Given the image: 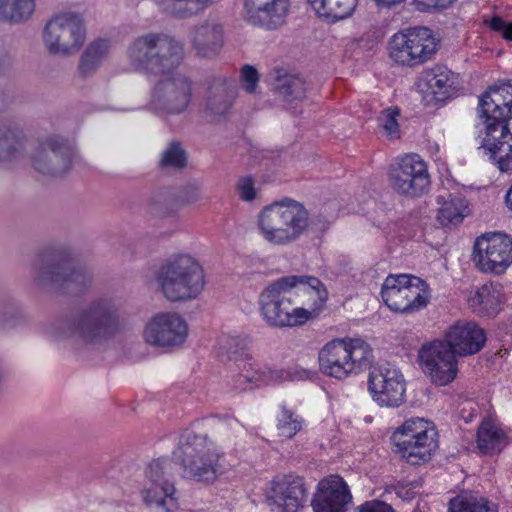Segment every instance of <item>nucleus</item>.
Returning a JSON list of instances; mask_svg holds the SVG:
<instances>
[{"label":"nucleus","instance_id":"nucleus-33","mask_svg":"<svg viewBox=\"0 0 512 512\" xmlns=\"http://www.w3.org/2000/svg\"><path fill=\"white\" fill-rule=\"evenodd\" d=\"M394 433L404 434V439L401 441L403 445L409 444L408 441L413 437L422 440L423 443L420 447L425 450L429 447V444L431 445L432 437L437 436V432L432 423L423 418H411L406 420Z\"/></svg>","mask_w":512,"mask_h":512},{"label":"nucleus","instance_id":"nucleus-7","mask_svg":"<svg viewBox=\"0 0 512 512\" xmlns=\"http://www.w3.org/2000/svg\"><path fill=\"white\" fill-rule=\"evenodd\" d=\"M372 357V349L363 339H334L320 350L319 366L324 374L344 379L369 368Z\"/></svg>","mask_w":512,"mask_h":512},{"label":"nucleus","instance_id":"nucleus-26","mask_svg":"<svg viewBox=\"0 0 512 512\" xmlns=\"http://www.w3.org/2000/svg\"><path fill=\"white\" fill-rule=\"evenodd\" d=\"M284 380V369L256 367L251 363H244L243 367H240V371L233 377V389L236 391L252 390Z\"/></svg>","mask_w":512,"mask_h":512},{"label":"nucleus","instance_id":"nucleus-44","mask_svg":"<svg viewBox=\"0 0 512 512\" xmlns=\"http://www.w3.org/2000/svg\"><path fill=\"white\" fill-rule=\"evenodd\" d=\"M247 342L240 336H228L220 343L219 351L222 356L229 360L238 361L239 357L245 355Z\"/></svg>","mask_w":512,"mask_h":512},{"label":"nucleus","instance_id":"nucleus-16","mask_svg":"<svg viewBox=\"0 0 512 512\" xmlns=\"http://www.w3.org/2000/svg\"><path fill=\"white\" fill-rule=\"evenodd\" d=\"M143 337L152 346L178 347L188 337V325L176 312H161L147 322Z\"/></svg>","mask_w":512,"mask_h":512},{"label":"nucleus","instance_id":"nucleus-10","mask_svg":"<svg viewBox=\"0 0 512 512\" xmlns=\"http://www.w3.org/2000/svg\"><path fill=\"white\" fill-rule=\"evenodd\" d=\"M86 28L81 14L60 13L45 25L43 40L51 54L68 56L79 50L85 41Z\"/></svg>","mask_w":512,"mask_h":512},{"label":"nucleus","instance_id":"nucleus-14","mask_svg":"<svg viewBox=\"0 0 512 512\" xmlns=\"http://www.w3.org/2000/svg\"><path fill=\"white\" fill-rule=\"evenodd\" d=\"M472 256L480 271L502 274L512 264V237L501 232L482 235L475 241Z\"/></svg>","mask_w":512,"mask_h":512},{"label":"nucleus","instance_id":"nucleus-57","mask_svg":"<svg viewBox=\"0 0 512 512\" xmlns=\"http://www.w3.org/2000/svg\"><path fill=\"white\" fill-rule=\"evenodd\" d=\"M329 224L325 221V222H321V226L319 228V231L323 232L325 231L327 228H328Z\"/></svg>","mask_w":512,"mask_h":512},{"label":"nucleus","instance_id":"nucleus-25","mask_svg":"<svg viewBox=\"0 0 512 512\" xmlns=\"http://www.w3.org/2000/svg\"><path fill=\"white\" fill-rule=\"evenodd\" d=\"M26 151V135L20 122L12 116L0 117V162L20 160Z\"/></svg>","mask_w":512,"mask_h":512},{"label":"nucleus","instance_id":"nucleus-2","mask_svg":"<svg viewBox=\"0 0 512 512\" xmlns=\"http://www.w3.org/2000/svg\"><path fill=\"white\" fill-rule=\"evenodd\" d=\"M119 330L120 302L114 296L103 295L76 314L53 321L46 328V334L57 341L97 345L113 338Z\"/></svg>","mask_w":512,"mask_h":512},{"label":"nucleus","instance_id":"nucleus-9","mask_svg":"<svg viewBox=\"0 0 512 512\" xmlns=\"http://www.w3.org/2000/svg\"><path fill=\"white\" fill-rule=\"evenodd\" d=\"M381 296L390 310L412 313L426 307L430 293L428 285L421 278L401 274L385 279Z\"/></svg>","mask_w":512,"mask_h":512},{"label":"nucleus","instance_id":"nucleus-40","mask_svg":"<svg viewBox=\"0 0 512 512\" xmlns=\"http://www.w3.org/2000/svg\"><path fill=\"white\" fill-rule=\"evenodd\" d=\"M308 228L307 209L300 202L290 199V240L300 237Z\"/></svg>","mask_w":512,"mask_h":512},{"label":"nucleus","instance_id":"nucleus-36","mask_svg":"<svg viewBox=\"0 0 512 512\" xmlns=\"http://www.w3.org/2000/svg\"><path fill=\"white\" fill-rule=\"evenodd\" d=\"M160 9L170 15L187 16L206 8L212 0H154Z\"/></svg>","mask_w":512,"mask_h":512},{"label":"nucleus","instance_id":"nucleus-43","mask_svg":"<svg viewBox=\"0 0 512 512\" xmlns=\"http://www.w3.org/2000/svg\"><path fill=\"white\" fill-rule=\"evenodd\" d=\"M309 489L302 477L290 480V512L303 508L308 500Z\"/></svg>","mask_w":512,"mask_h":512},{"label":"nucleus","instance_id":"nucleus-12","mask_svg":"<svg viewBox=\"0 0 512 512\" xmlns=\"http://www.w3.org/2000/svg\"><path fill=\"white\" fill-rule=\"evenodd\" d=\"M174 483L168 477L166 462L152 460L145 468L140 495L143 503L156 512H177L179 503L175 497Z\"/></svg>","mask_w":512,"mask_h":512},{"label":"nucleus","instance_id":"nucleus-24","mask_svg":"<svg viewBox=\"0 0 512 512\" xmlns=\"http://www.w3.org/2000/svg\"><path fill=\"white\" fill-rule=\"evenodd\" d=\"M223 24L216 18H207L191 32V45L195 54L202 58L218 55L224 45Z\"/></svg>","mask_w":512,"mask_h":512},{"label":"nucleus","instance_id":"nucleus-41","mask_svg":"<svg viewBox=\"0 0 512 512\" xmlns=\"http://www.w3.org/2000/svg\"><path fill=\"white\" fill-rule=\"evenodd\" d=\"M288 498L287 477H277L267 492V502L270 506L275 505L279 512H287L286 500Z\"/></svg>","mask_w":512,"mask_h":512},{"label":"nucleus","instance_id":"nucleus-54","mask_svg":"<svg viewBox=\"0 0 512 512\" xmlns=\"http://www.w3.org/2000/svg\"><path fill=\"white\" fill-rule=\"evenodd\" d=\"M421 10H429L433 8L446 9L455 0H414Z\"/></svg>","mask_w":512,"mask_h":512},{"label":"nucleus","instance_id":"nucleus-32","mask_svg":"<svg viewBox=\"0 0 512 512\" xmlns=\"http://www.w3.org/2000/svg\"><path fill=\"white\" fill-rule=\"evenodd\" d=\"M319 17L332 22L344 19L353 12L357 0H308Z\"/></svg>","mask_w":512,"mask_h":512},{"label":"nucleus","instance_id":"nucleus-30","mask_svg":"<svg viewBox=\"0 0 512 512\" xmlns=\"http://www.w3.org/2000/svg\"><path fill=\"white\" fill-rule=\"evenodd\" d=\"M425 80L436 100H444L456 88L454 73L444 66H436L427 71Z\"/></svg>","mask_w":512,"mask_h":512},{"label":"nucleus","instance_id":"nucleus-34","mask_svg":"<svg viewBox=\"0 0 512 512\" xmlns=\"http://www.w3.org/2000/svg\"><path fill=\"white\" fill-rule=\"evenodd\" d=\"M505 445L504 432L490 421H483L477 432V446L483 454L498 453Z\"/></svg>","mask_w":512,"mask_h":512},{"label":"nucleus","instance_id":"nucleus-19","mask_svg":"<svg viewBox=\"0 0 512 512\" xmlns=\"http://www.w3.org/2000/svg\"><path fill=\"white\" fill-rule=\"evenodd\" d=\"M260 313L270 327L288 326V277L267 286L259 297Z\"/></svg>","mask_w":512,"mask_h":512},{"label":"nucleus","instance_id":"nucleus-38","mask_svg":"<svg viewBox=\"0 0 512 512\" xmlns=\"http://www.w3.org/2000/svg\"><path fill=\"white\" fill-rule=\"evenodd\" d=\"M187 165V153L179 142H171L161 153L159 166L162 169H184Z\"/></svg>","mask_w":512,"mask_h":512},{"label":"nucleus","instance_id":"nucleus-27","mask_svg":"<svg viewBox=\"0 0 512 512\" xmlns=\"http://www.w3.org/2000/svg\"><path fill=\"white\" fill-rule=\"evenodd\" d=\"M502 300V287L499 284L487 283L470 296L469 305L477 314L490 317L499 312Z\"/></svg>","mask_w":512,"mask_h":512},{"label":"nucleus","instance_id":"nucleus-48","mask_svg":"<svg viewBox=\"0 0 512 512\" xmlns=\"http://www.w3.org/2000/svg\"><path fill=\"white\" fill-rule=\"evenodd\" d=\"M399 110L397 108H389L383 112L380 119L381 126L385 131L387 138L394 140L400 137L399 124L397 117L399 116Z\"/></svg>","mask_w":512,"mask_h":512},{"label":"nucleus","instance_id":"nucleus-28","mask_svg":"<svg viewBox=\"0 0 512 512\" xmlns=\"http://www.w3.org/2000/svg\"><path fill=\"white\" fill-rule=\"evenodd\" d=\"M403 433H393L391 436V440L396 447V451L404 458L408 463L412 465H419L422 462L428 461L432 454L438 448V443L436 437H432V443L429 444V447L422 449L423 441L419 440L416 437L411 438L408 442L409 444H402L403 441Z\"/></svg>","mask_w":512,"mask_h":512},{"label":"nucleus","instance_id":"nucleus-3","mask_svg":"<svg viewBox=\"0 0 512 512\" xmlns=\"http://www.w3.org/2000/svg\"><path fill=\"white\" fill-rule=\"evenodd\" d=\"M478 109L485 125L481 148L500 171H512V80L490 87Z\"/></svg>","mask_w":512,"mask_h":512},{"label":"nucleus","instance_id":"nucleus-42","mask_svg":"<svg viewBox=\"0 0 512 512\" xmlns=\"http://www.w3.org/2000/svg\"><path fill=\"white\" fill-rule=\"evenodd\" d=\"M308 88L309 86L303 76L298 73H290V114L292 110L295 114L301 113L298 106L306 98Z\"/></svg>","mask_w":512,"mask_h":512},{"label":"nucleus","instance_id":"nucleus-56","mask_svg":"<svg viewBox=\"0 0 512 512\" xmlns=\"http://www.w3.org/2000/svg\"><path fill=\"white\" fill-rule=\"evenodd\" d=\"M310 377V372L306 369H295L290 371V380H303Z\"/></svg>","mask_w":512,"mask_h":512},{"label":"nucleus","instance_id":"nucleus-46","mask_svg":"<svg viewBox=\"0 0 512 512\" xmlns=\"http://www.w3.org/2000/svg\"><path fill=\"white\" fill-rule=\"evenodd\" d=\"M24 319L20 305L14 300L0 303V322L6 327H12Z\"/></svg>","mask_w":512,"mask_h":512},{"label":"nucleus","instance_id":"nucleus-18","mask_svg":"<svg viewBox=\"0 0 512 512\" xmlns=\"http://www.w3.org/2000/svg\"><path fill=\"white\" fill-rule=\"evenodd\" d=\"M352 500L345 480L339 475H329L319 481L311 507L313 512H348Z\"/></svg>","mask_w":512,"mask_h":512},{"label":"nucleus","instance_id":"nucleus-21","mask_svg":"<svg viewBox=\"0 0 512 512\" xmlns=\"http://www.w3.org/2000/svg\"><path fill=\"white\" fill-rule=\"evenodd\" d=\"M288 0H244V18L252 25L275 29L285 23Z\"/></svg>","mask_w":512,"mask_h":512},{"label":"nucleus","instance_id":"nucleus-1","mask_svg":"<svg viewBox=\"0 0 512 512\" xmlns=\"http://www.w3.org/2000/svg\"><path fill=\"white\" fill-rule=\"evenodd\" d=\"M127 55L136 70L165 75L152 89V110L163 115L186 111L191 101L192 81L184 73H171L183 60L184 49L179 41L163 33H147L134 39Z\"/></svg>","mask_w":512,"mask_h":512},{"label":"nucleus","instance_id":"nucleus-22","mask_svg":"<svg viewBox=\"0 0 512 512\" xmlns=\"http://www.w3.org/2000/svg\"><path fill=\"white\" fill-rule=\"evenodd\" d=\"M258 225L268 242L285 244L288 241V199L264 207L258 216Z\"/></svg>","mask_w":512,"mask_h":512},{"label":"nucleus","instance_id":"nucleus-23","mask_svg":"<svg viewBox=\"0 0 512 512\" xmlns=\"http://www.w3.org/2000/svg\"><path fill=\"white\" fill-rule=\"evenodd\" d=\"M444 341L458 356H468L483 348L486 333L474 322L458 321L446 332Z\"/></svg>","mask_w":512,"mask_h":512},{"label":"nucleus","instance_id":"nucleus-52","mask_svg":"<svg viewBox=\"0 0 512 512\" xmlns=\"http://www.w3.org/2000/svg\"><path fill=\"white\" fill-rule=\"evenodd\" d=\"M356 512H394L391 506L388 504L373 500V501H367L360 505Z\"/></svg>","mask_w":512,"mask_h":512},{"label":"nucleus","instance_id":"nucleus-55","mask_svg":"<svg viewBox=\"0 0 512 512\" xmlns=\"http://www.w3.org/2000/svg\"><path fill=\"white\" fill-rule=\"evenodd\" d=\"M303 428V419L300 417L293 418L292 415H290V437L292 434H296L297 432H300Z\"/></svg>","mask_w":512,"mask_h":512},{"label":"nucleus","instance_id":"nucleus-45","mask_svg":"<svg viewBox=\"0 0 512 512\" xmlns=\"http://www.w3.org/2000/svg\"><path fill=\"white\" fill-rule=\"evenodd\" d=\"M323 288L321 281L313 276H290V290L295 293L303 292L308 295L320 296V290Z\"/></svg>","mask_w":512,"mask_h":512},{"label":"nucleus","instance_id":"nucleus-50","mask_svg":"<svg viewBox=\"0 0 512 512\" xmlns=\"http://www.w3.org/2000/svg\"><path fill=\"white\" fill-rule=\"evenodd\" d=\"M237 191L242 201H252L256 198L254 180L250 176L241 177L237 182Z\"/></svg>","mask_w":512,"mask_h":512},{"label":"nucleus","instance_id":"nucleus-49","mask_svg":"<svg viewBox=\"0 0 512 512\" xmlns=\"http://www.w3.org/2000/svg\"><path fill=\"white\" fill-rule=\"evenodd\" d=\"M484 23L493 31L500 33L506 40L512 41V22H506L499 16L485 19Z\"/></svg>","mask_w":512,"mask_h":512},{"label":"nucleus","instance_id":"nucleus-5","mask_svg":"<svg viewBox=\"0 0 512 512\" xmlns=\"http://www.w3.org/2000/svg\"><path fill=\"white\" fill-rule=\"evenodd\" d=\"M30 276L40 289H65L77 293L88 291L94 281L90 268L74 266L69 253L54 252L38 256L31 264Z\"/></svg>","mask_w":512,"mask_h":512},{"label":"nucleus","instance_id":"nucleus-6","mask_svg":"<svg viewBox=\"0 0 512 512\" xmlns=\"http://www.w3.org/2000/svg\"><path fill=\"white\" fill-rule=\"evenodd\" d=\"M185 477L198 482H213L221 474L222 453L207 435L184 431L175 451Z\"/></svg>","mask_w":512,"mask_h":512},{"label":"nucleus","instance_id":"nucleus-53","mask_svg":"<svg viewBox=\"0 0 512 512\" xmlns=\"http://www.w3.org/2000/svg\"><path fill=\"white\" fill-rule=\"evenodd\" d=\"M183 196L188 203H194L202 198V188L197 183H190L184 187Z\"/></svg>","mask_w":512,"mask_h":512},{"label":"nucleus","instance_id":"nucleus-29","mask_svg":"<svg viewBox=\"0 0 512 512\" xmlns=\"http://www.w3.org/2000/svg\"><path fill=\"white\" fill-rule=\"evenodd\" d=\"M109 50L110 44L108 40L97 39L91 42L82 52L79 59L78 72L80 76L83 78L92 76L107 58Z\"/></svg>","mask_w":512,"mask_h":512},{"label":"nucleus","instance_id":"nucleus-15","mask_svg":"<svg viewBox=\"0 0 512 512\" xmlns=\"http://www.w3.org/2000/svg\"><path fill=\"white\" fill-rule=\"evenodd\" d=\"M457 354L444 340L425 344L419 350V360L423 371L438 386L451 383L457 376Z\"/></svg>","mask_w":512,"mask_h":512},{"label":"nucleus","instance_id":"nucleus-17","mask_svg":"<svg viewBox=\"0 0 512 512\" xmlns=\"http://www.w3.org/2000/svg\"><path fill=\"white\" fill-rule=\"evenodd\" d=\"M369 391L380 406L398 407L405 397L402 374L390 364L374 368L369 374Z\"/></svg>","mask_w":512,"mask_h":512},{"label":"nucleus","instance_id":"nucleus-35","mask_svg":"<svg viewBox=\"0 0 512 512\" xmlns=\"http://www.w3.org/2000/svg\"><path fill=\"white\" fill-rule=\"evenodd\" d=\"M34 10L35 0H0V20L4 22H24Z\"/></svg>","mask_w":512,"mask_h":512},{"label":"nucleus","instance_id":"nucleus-31","mask_svg":"<svg viewBox=\"0 0 512 512\" xmlns=\"http://www.w3.org/2000/svg\"><path fill=\"white\" fill-rule=\"evenodd\" d=\"M437 219L443 226L457 225L468 215V205L462 197L449 195L437 197Z\"/></svg>","mask_w":512,"mask_h":512},{"label":"nucleus","instance_id":"nucleus-47","mask_svg":"<svg viewBox=\"0 0 512 512\" xmlns=\"http://www.w3.org/2000/svg\"><path fill=\"white\" fill-rule=\"evenodd\" d=\"M239 81L246 93L256 94L259 88L260 73L254 66L245 64L240 69Z\"/></svg>","mask_w":512,"mask_h":512},{"label":"nucleus","instance_id":"nucleus-11","mask_svg":"<svg viewBox=\"0 0 512 512\" xmlns=\"http://www.w3.org/2000/svg\"><path fill=\"white\" fill-rule=\"evenodd\" d=\"M437 50L432 31L413 27L398 32L389 41L391 59L402 66H415L427 61Z\"/></svg>","mask_w":512,"mask_h":512},{"label":"nucleus","instance_id":"nucleus-4","mask_svg":"<svg viewBox=\"0 0 512 512\" xmlns=\"http://www.w3.org/2000/svg\"><path fill=\"white\" fill-rule=\"evenodd\" d=\"M155 280L170 302L195 300L206 286L202 265L189 254H175L166 259L157 269Z\"/></svg>","mask_w":512,"mask_h":512},{"label":"nucleus","instance_id":"nucleus-39","mask_svg":"<svg viewBox=\"0 0 512 512\" xmlns=\"http://www.w3.org/2000/svg\"><path fill=\"white\" fill-rule=\"evenodd\" d=\"M265 82L272 91L285 97L288 94V64L275 62L266 74Z\"/></svg>","mask_w":512,"mask_h":512},{"label":"nucleus","instance_id":"nucleus-8","mask_svg":"<svg viewBox=\"0 0 512 512\" xmlns=\"http://www.w3.org/2000/svg\"><path fill=\"white\" fill-rule=\"evenodd\" d=\"M76 157V147L68 138L59 134L39 137L31 151L33 169L45 176L61 177L68 173Z\"/></svg>","mask_w":512,"mask_h":512},{"label":"nucleus","instance_id":"nucleus-13","mask_svg":"<svg viewBox=\"0 0 512 512\" xmlns=\"http://www.w3.org/2000/svg\"><path fill=\"white\" fill-rule=\"evenodd\" d=\"M389 183L398 194L419 197L430 185L426 162L418 154H405L395 159L389 168Z\"/></svg>","mask_w":512,"mask_h":512},{"label":"nucleus","instance_id":"nucleus-37","mask_svg":"<svg viewBox=\"0 0 512 512\" xmlns=\"http://www.w3.org/2000/svg\"><path fill=\"white\" fill-rule=\"evenodd\" d=\"M448 512H497V509L482 497L457 496L450 500Z\"/></svg>","mask_w":512,"mask_h":512},{"label":"nucleus","instance_id":"nucleus-20","mask_svg":"<svg viewBox=\"0 0 512 512\" xmlns=\"http://www.w3.org/2000/svg\"><path fill=\"white\" fill-rule=\"evenodd\" d=\"M237 92L231 79L223 76L215 77L209 84L202 112L211 121H219L229 113Z\"/></svg>","mask_w":512,"mask_h":512},{"label":"nucleus","instance_id":"nucleus-51","mask_svg":"<svg viewBox=\"0 0 512 512\" xmlns=\"http://www.w3.org/2000/svg\"><path fill=\"white\" fill-rule=\"evenodd\" d=\"M317 317L315 310L309 311L304 308H296L290 313V326H301Z\"/></svg>","mask_w":512,"mask_h":512}]
</instances>
